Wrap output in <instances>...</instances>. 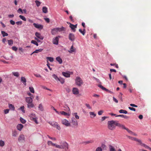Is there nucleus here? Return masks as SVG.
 Returning <instances> with one entry per match:
<instances>
[{"label":"nucleus","mask_w":151,"mask_h":151,"mask_svg":"<svg viewBox=\"0 0 151 151\" xmlns=\"http://www.w3.org/2000/svg\"><path fill=\"white\" fill-rule=\"evenodd\" d=\"M32 98H31V97H27L26 98L25 100L26 102H27L28 104L29 103H32L33 99Z\"/></svg>","instance_id":"13"},{"label":"nucleus","mask_w":151,"mask_h":151,"mask_svg":"<svg viewBox=\"0 0 151 151\" xmlns=\"http://www.w3.org/2000/svg\"><path fill=\"white\" fill-rule=\"evenodd\" d=\"M56 148L60 149H64L65 151H67L68 149V145L66 142L63 143L61 145H57Z\"/></svg>","instance_id":"3"},{"label":"nucleus","mask_w":151,"mask_h":151,"mask_svg":"<svg viewBox=\"0 0 151 151\" xmlns=\"http://www.w3.org/2000/svg\"><path fill=\"white\" fill-rule=\"evenodd\" d=\"M58 32L56 28L52 29L51 30V33L52 35H54Z\"/></svg>","instance_id":"20"},{"label":"nucleus","mask_w":151,"mask_h":151,"mask_svg":"<svg viewBox=\"0 0 151 151\" xmlns=\"http://www.w3.org/2000/svg\"><path fill=\"white\" fill-rule=\"evenodd\" d=\"M85 30V29H83V31H82V30L81 29H79V32H80L83 35H85V32H84Z\"/></svg>","instance_id":"49"},{"label":"nucleus","mask_w":151,"mask_h":151,"mask_svg":"<svg viewBox=\"0 0 151 151\" xmlns=\"http://www.w3.org/2000/svg\"><path fill=\"white\" fill-rule=\"evenodd\" d=\"M9 109H7L4 110V112L5 114H7L9 113Z\"/></svg>","instance_id":"64"},{"label":"nucleus","mask_w":151,"mask_h":151,"mask_svg":"<svg viewBox=\"0 0 151 151\" xmlns=\"http://www.w3.org/2000/svg\"><path fill=\"white\" fill-rule=\"evenodd\" d=\"M90 115H91V118H93L96 116V115L94 114V112H89Z\"/></svg>","instance_id":"33"},{"label":"nucleus","mask_w":151,"mask_h":151,"mask_svg":"<svg viewBox=\"0 0 151 151\" xmlns=\"http://www.w3.org/2000/svg\"><path fill=\"white\" fill-rule=\"evenodd\" d=\"M68 39L71 41H74L75 39V37L74 35L72 33L69 34L68 36Z\"/></svg>","instance_id":"7"},{"label":"nucleus","mask_w":151,"mask_h":151,"mask_svg":"<svg viewBox=\"0 0 151 151\" xmlns=\"http://www.w3.org/2000/svg\"><path fill=\"white\" fill-rule=\"evenodd\" d=\"M60 36H58V37H56L53 38L52 40V42L54 44L58 45V41L59 40L58 37H60Z\"/></svg>","instance_id":"9"},{"label":"nucleus","mask_w":151,"mask_h":151,"mask_svg":"<svg viewBox=\"0 0 151 151\" xmlns=\"http://www.w3.org/2000/svg\"><path fill=\"white\" fill-rule=\"evenodd\" d=\"M72 92L73 94L78 95L79 93V90L77 88L74 87L72 89Z\"/></svg>","instance_id":"11"},{"label":"nucleus","mask_w":151,"mask_h":151,"mask_svg":"<svg viewBox=\"0 0 151 151\" xmlns=\"http://www.w3.org/2000/svg\"><path fill=\"white\" fill-rule=\"evenodd\" d=\"M116 116L121 117H122L126 119H128L129 118V117L128 116L123 114L118 115L117 116Z\"/></svg>","instance_id":"31"},{"label":"nucleus","mask_w":151,"mask_h":151,"mask_svg":"<svg viewBox=\"0 0 151 151\" xmlns=\"http://www.w3.org/2000/svg\"><path fill=\"white\" fill-rule=\"evenodd\" d=\"M71 123L72 124V127H77L78 125L77 121L74 118H72Z\"/></svg>","instance_id":"5"},{"label":"nucleus","mask_w":151,"mask_h":151,"mask_svg":"<svg viewBox=\"0 0 151 151\" xmlns=\"http://www.w3.org/2000/svg\"><path fill=\"white\" fill-rule=\"evenodd\" d=\"M33 25L35 28L40 29H42L43 27L42 25L40 24H37L35 23H33Z\"/></svg>","instance_id":"14"},{"label":"nucleus","mask_w":151,"mask_h":151,"mask_svg":"<svg viewBox=\"0 0 151 151\" xmlns=\"http://www.w3.org/2000/svg\"><path fill=\"white\" fill-rule=\"evenodd\" d=\"M145 148L149 149V150L151 151V148L149 147L148 146L146 145L145 147Z\"/></svg>","instance_id":"63"},{"label":"nucleus","mask_w":151,"mask_h":151,"mask_svg":"<svg viewBox=\"0 0 151 151\" xmlns=\"http://www.w3.org/2000/svg\"><path fill=\"white\" fill-rule=\"evenodd\" d=\"M23 127V125L21 124H18L17 127V129L20 131L21 130Z\"/></svg>","instance_id":"18"},{"label":"nucleus","mask_w":151,"mask_h":151,"mask_svg":"<svg viewBox=\"0 0 151 151\" xmlns=\"http://www.w3.org/2000/svg\"><path fill=\"white\" fill-rule=\"evenodd\" d=\"M20 109L22 111V112L24 113L25 112V111L24 110V106H22L20 107Z\"/></svg>","instance_id":"52"},{"label":"nucleus","mask_w":151,"mask_h":151,"mask_svg":"<svg viewBox=\"0 0 151 151\" xmlns=\"http://www.w3.org/2000/svg\"><path fill=\"white\" fill-rule=\"evenodd\" d=\"M127 137L129 139H130L132 140H134L136 141L137 140V138L134 137H133L130 136H127Z\"/></svg>","instance_id":"34"},{"label":"nucleus","mask_w":151,"mask_h":151,"mask_svg":"<svg viewBox=\"0 0 151 151\" xmlns=\"http://www.w3.org/2000/svg\"><path fill=\"white\" fill-rule=\"evenodd\" d=\"M62 123L63 124L65 125L66 127L70 126V123L66 119H63L62 120Z\"/></svg>","instance_id":"10"},{"label":"nucleus","mask_w":151,"mask_h":151,"mask_svg":"<svg viewBox=\"0 0 151 151\" xmlns=\"http://www.w3.org/2000/svg\"><path fill=\"white\" fill-rule=\"evenodd\" d=\"M93 140H90V141H86L85 143L86 144H88L89 143H93Z\"/></svg>","instance_id":"55"},{"label":"nucleus","mask_w":151,"mask_h":151,"mask_svg":"<svg viewBox=\"0 0 151 151\" xmlns=\"http://www.w3.org/2000/svg\"><path fill=\"white\" fill-rule=\"evenodd\" d=\"M27 107L29 108H33L35 107V105L32 103H31L28 104Z\"/></svg>","instance_id":"25"},{"label":"nucleus","mask_w":151,"mask_h":151,"mask_svg":"<svg viewBox=\"0 0 151 151\" xmlns=\"http://www.w3.org/2000/svg\"><path fill=\"white\" fill-rule=\"evenodd\" d=\"M20 122L23 124H25L26 122V120L21 117L20 118Z\"/></svg>","instance_id":"43"},{"label":"nucleus","mask_w":151,"mask_h":151,"mask_svg":"<svg viewBox=\"0 0 151 151\" xmlns=\"http://www.w3.org/2000/svg\"><path fill=\"white\" fill-rule=\"evenodd\" d=\"M106 146L104 144H102L101 147H97L95 151H103V149H106Z\"/></svg>","instance_id":"6"},{"label":"nucleus","mask_w":151,"mask_h":151,"mask_svg":"<svg viewBox=\"0 0 151 151\" xmlns=\"http://www.w3.org/2000/svg\"><path fill=\"white\" fill-rule=\"evenodd\" d=\"M128 108H129V109L133 111H136V109L134 108L133 107H129Z\"/></svg>","instance_id":"59"},{"label":"nucleus","mask_w":151,"mask_h":151,"mask_svg":"<svg viewBox=\"0 0 151 151\" xmlns=\"http://www.w3.org/2000/svg\"><path fill=\"white\" fill-rule=\"evenodd\" d=\"M35 2L37 6L38 7L40 5L41 3L39 1L36 0L35 1Z\"/></svg>","instance_id":"48"},{"label":"nucleus","mask_w":151,"mask_h":151,"mask_svg":"<svg viewBox=\"0 0 151 151\" xmlns=\"http://www.w3.org/2000/svg\"><path fill=\"white\" fill-rule=\"evenodd\" d=\"M98 86L103 90H104L105 89H106V88H104L101 85H99Z\"/></svg>","instance_id":"58"},{"label":"nucleus","mask_w":151,"mask_h":151,"mask_svg":"<svg viewBox=\"0 0 151 151\" xmlns=\"http://www.w3.org/2000/svg\"><path fill=\"white\" fill-rule=\"evenodd\" d=\"M31 43H32L33 44L35 45H36L37 46H38V44L37 43V42L35 41L34 40H32L31 41Z\"/></svg>","instance_id":"42"},{"label":"nucleus","mask_w":151,"mask_h":151,"mask_svg":"<svg viewBox=\"0 0 151 151\" xmlns=\"http://www.w3.org/2000/svg\"><path fill=\"white\" fill-rule=\"evenodd\" d=\"M57 30V32H60L61 31H65V28L62 27L61 28H56Z\"/></svg>","instance_id":"24"},{"label":"nucleus","mask_w":151,"mask_h":151,"mask_svg":"<svg viewBox=\"0 0 151 151\" xmlns=\"http://www.w3.org/2000/svg\"><path fill=\"white\" fill-rule=\"evenodd\" d=\"M116 121L111 120L107 122V127L111 130H114L116 126Z\"/></svg>","instance_id":"1"},{"label":"nucleus","mask_w":151,"mask_h":151,"mask_svg":"<svg viewBox=\"0 0 151 151\" xmlns=\"http://www.w3.org/2000/svg\"><path fill=\"white\" fill-rule=\"evenodd\" d=\"M58 80L60 81V82L62 84L65 81L64 80L61 78H59Z\"/></svg>","instance_id":"44"},{"label":"nucleus","mask_w":151,"mask_h":151,"mask_svg":"<svg viewBox=\"0 0 151 151\" xmlns=\"http://www.w3.org/2000/svg\"><path fill=\"white\" fill-rule=\"evenodd\" d=\"M38 108L41 111H42L44 110L42 104H40L39 105Z\"/></svg>","instance_id":"28"},{"label":"nucleus","mask_w":151,"mask_h":151,"mask_svg":"<svg viewBox=\"0 0 151 151\" xmlns=\"http://www.w3.org/2000/svg\"><path fill=\"white\" fill-rule=\"evenodd\" d=\"M4 145V141L0 140V146L1 147H3Z\"/></svg>","instance_id":"46"},{"label":"nucleus","mask_w":151,"mask_h":151,"mask_svg":"<svg viewBox=\"0 0 151 151\" xmlns=\"http://www.w3.org/2000/svg\"><path fill=\"white\" fill-rule=\"evenodd\" d=\"M73 116H74L75 118L76 119H79V116L78 115L77 113H74L72 114Z\"/></svg>","instance_id":"35"},{"label":"nucleus","mask_w":151,"mask_h":151,"mask_svg":"<svg viewBox=\"0 0 151 151\" xmlns=\"http://www.w3.org/2000/svg\"><path fill=\"white\" fill-rule=\"evenodd\" d=\"M43 49H40L38 50H36L35 51H34L31 54V55L34 53H38L39 52H41L42 51Z\"/></svg>","instance_id":"27"},{"label":"nucleus","mask_w":151,"mask_h":151,"mask_svg":"<svg viewBox=\"0 0 151 151\" xmlns=\"http://www.w3.org/2000/svg\"><path fill=\"white\" fill-rule=\"evenodd\" d=\"M1 33L3 37H4L5 36H7L8 35V34L6 33L5 31H1Z\"/></svg>","instance_id":"32"},{"label":"nucleus","mask_w":151,"mask_h":151,"mask_svg":"<svg viewBox=\"0 0 151 151\" xmlns=\"http://www.w3.org/2000/svg\"><path fill=\"white\" fill-rule=\"evenodd\" d=\"M18 134V133L16 130H14L12 131V135L13 137H16L17 136Z\"/></svg>","instance_id":"16"},{"label":"nucleus","mask_w":151,"mask_h":151,"mask_svg":"<svg viewBox=\"0 0 151 151\" xmlns=\"http://www.w3.org/2000/svg\"><path fill=\"white\" fill-rule=\"evenodd\" d=\"M42 10L43 12L44 13H46L47 12V8L46 7H43Z\"/></svg>","instance_id":"30"},{"label":"nucleus","mask_w":151,"mask_h":151,"mask_svg":"<svg viewBox=\"0 0 151 151\" xmlns=\"http://www.w3.org/2000/svg\"><path fill=\"white\" fill-rule=\"evenodd\" d=\"M47 144L48 145H52V146H54L56 147V146L57 145L56 144L53 143L52 141H49L47 142Z\"/></svg>","instance_id":"23"},{"label":"nucleus","mask_w":151,"mask_h":151,"mask_svg":"<svg viewBox=\"0 0 151 151\" xmlns=\"http://www.w3.org/2000/svg\"><path fill=\"white\" fill-rule=\"evenodd\" d=\"M9 107L10 109L14 111L15 109L14 106L11 104H9Z\"/></svg>","instance_id":"26"},{"label":"nucleus","mask_w":151,"mask_h":151,"mask_svg":"<svg viewBox=\"0 0 151 151\" xmlns=\"http://www.w3.org/2000/svg\"><path fill=\"white\" fill-rule=\"evenodd\" d=\"M12 49L13 50L16 51L17 50V48L15 47V46H13L12 47Z\"/></svg>","instance_id":"57"},{"label":"nucleus","mask_w":151,"mask_h":151,"mask_svg":"<svg viewBox=\"0 0 151 151\" xmlns=\"http://www.w3.org/2000/svg\"><path fill=\"white\" fill-rule=\"evenodd\" d=\"M103 112L104 111L103 110H100L98 112V114L99 115H101Z\"/></svg>","instance_id":"60"},{"label":"nucleus","mask_w":151,"mask_h":151,"mask_svg":"<svg viewBox=\"0 0 151 151\" xmlns=\"http://www.w3.org/2000/svg\"><path fill=\"white\" fill-rule=\"evenodd\" d=\"M25 137L23 134H20L18 138V140L19 142H22L25 141Z\"/></svg>","instance_id":"8"},{"label":"nucleus","mask_w":151,"mask_h":151,"mask_svg":"<svg viewBox=\"0 0 151 151\" xmlns=\"http://www.w3.org/2000/svg\"><path fill=\"white\" fill-rule=\"evenodd\" d=\"M85 105L89 109H91V107L90 106V105L87 104H85Z\"/></svg>","instance_id":"62"},{"label":"nucleus","mask_w":151,"mask_h":151,"mask_svg":"<svg viewBox=\"0 0 151 151\" xmlns=\"http://www.w3.org/2000/svg\"><path fill=\"white\" fill-rule=\"evenodd\" d=\"M62 74L64 76L68 78L70 76V74L68 73L63 72H62Z\"/></svg>","instance_id":"22"},{"label":"nucleus","mask_w":151,"mask_h":151,"mask_svg":"<svg viewBox=\"0 0 151 151\" xmlns=\"http://www.w3.org/2000/svg\"><path fill=\"white\" fill-rule=\"evenodd\" d=\"M29 89L30 92L32 93H34L35 92V91L34 90V88L32 87H29Z\"/></svg>","instance_id":"38"},{"label":"nucleus","mask_w":151,"mask_h":151,"mask_svg":"<svg viewBox=\"0 0 151 151\" xmlns=\"http://www.w3.org/2000/svg\"><path fill=\"white\" fill-rule=\"evenodd\" d=\"M69 24H70V27L73 30V32H75L76 31L75 29L77 28V24L74 25L70 23H69Z\"/></svg>","instance_id":"12"},{"label":"nucleus","mask_w":151,"mask_h":151,"mask_svg":"<svg viewBox=\"0 0 151 151\" xmlns=\"http://www.w3.org/2000/svg\"><path fill=\"white\" fill-rule=\"evenodd\" d=\"M122 124L119 123L117 121H116V126H117L119 127L120 128L121 127V126H122Z\"/></svg>","instance_id":"51"},{"label":"nucleus","mask_w":151,"mask_h":151,"mask_svg":"<svg viewBox=\"0 0 151 151\" xmlns=\"http://www.w3.org/2000/svg\"><path fill=\"white\" fill-rule=\"evenodd\" d=\"M12 74L14 76L17 77H18L19 76V74L18 72H13Z\"/></svg>","instance_id":"37"},{"label":"nucleus","mask_w":151,"mask_h":151,"mask_svg":"<svg viewBox=\"0 0 151 151\" xmlns=\"http://www.w3.org/2000/svg\"><path fill=\"white\" fill-rule=\"evenodd\" d=\"M22 21H18L16 22V24L17 25H21L22 24Z\"/></svg>","instance_id":"54"},{"label":"nucleus","mask_w":151,"mask_h":151,"mask_svg":"<svg viewBox=\"0 0 151 151\" xmlns=\"http://www.w3.org/2000/svg\"><path fill=\"white\" fill-rule=\"evenodd\" d=\"M10 24L12 25H14L15 24V22L13 20H10Z\"/></svg>","instance_id":"61"},{"label":"nucleus","mask_w":151,"mask_h":151,"mask_svg":"<svg viewBox=\"0 0 151 151\" xmlns=\"http://www.w3.org/2000/svg\"><path fill=\"white\" fill-rule=\"evenodd\" d=\"M35 35L36 37L41 40H42L44 38V37L42 36L38 32H36L35 33Z\"/></svg>","instance_id":"15"},{"label":"nucleus","mask_w":151,"mask_h":151,"mask_svg":"<svg viewBox=\"0 0 151 151\" xmlns=\"http://www.w3.org/2000/svg\"><path fill=\"white\" fill-rule=\"evenodd\" d=\"M75 83L78 86H81L83 83L82 79L80 77L77 76L75 79Z\"/></svg>","instance_id":"2"},{"label":"nucleus","mask_w":151,"mask_h":151,"mask_svg":"<svg viewBox=\"0 0 151 151\" xmlns=\"http://www.w3.org/2000/svg\"><path fill=\"white\" fill-rule=\"evenodd\" d=\"M75 49L73 47V45L71 46L70 48V50L69 51V52L70 53H72L73 52H74L75 51Z\"/></svg>","instance_id":"29"},{"label":"nucleus","mask_w":151,"mask_h":151,"mask_svg":"<svg viewBox=\"0 0 151 151\" xmlns=\"http://www.w3.org/2000/svg\"><path fill=\"white\" fill-rule=\"evenodd\" d=\"M129 133L132 134L133 133V132L129 130L128 128H126L125 129Z\"/></svg>","instance_id":"53"},{"label":"nucleus","mask_w":151,"mask_h":151,"mask_svg":"<svg viewBox=\"0 0 151 151\" xmlns=\"http://www.w3.org/2000/svg\"><path fill=\"white\" fill-rule=\"evenodd\" d=\"M55 127H56L58 129L60 130V127L59 126L58 124L56 123L55 124Z\"/></svg>","instance_id":"47"},{"label":"nucleus","mask_w":151,"mask_h":151,"mask_svg":"<svg viewBox=\"0 0 151 151\" xmlns=\"http://www.w3.org/2000/svg\"><path fill=\"white\" fill-rule=\"evenodd\" d=\"M59 113H60L61 114L64 115H65V116H66V115H69L67 113L64 111H60V112H59Z\"/></svg>","instance_id":"39"},{"label":"nucleus","mask_w":151,"mask_h":151,"mask_svg":"<svg viewBox=\"0 0 151 151\" xmlns=\"http://www.w3.org/2000/svg\"><path fill=\"white\" fill-rule=\"evenodd\" d=\"M46 59L47 60H49L50 62H52L53 61L54 59L53 58L51 57H47Z\"/></svg>","instance_id":"36"},{"label":"nucleus","mask_w":151,"mask_h":151,"mask_svg":"<svg viewBox=\"0 0 151 151\" xmlns=\"http://www.w3.org/2000/svg\"><path fill=\"white\" fill-rule=\"evenodd\" d=\"M19 18L21 19H22L23 21H26V18L24 16H23L22 15H20L19 16Z\"/></svg>","instance_id":"41"},{"label":"nucleus","mask_w":151,"mask_h":151,"mask_svg":"<svg viewBox=\"0 0 151 151\" xmlns=\"http://www.w3.org/2000/svg\"><path fill=\"white\" fill-rule=\"evenodd\" d=\"M21 81L22 82L23 84L25 85L26 86V80L25 78L24 77H21Z\"/></svg>","instance_id":"17"},{"label":"nucleus","mask_w":151,"mask_h":151,"mask_svg":"<svg viewBox=\"0 0 151 151\" xmlns=\"http://www.w3.org/2000/svg\"><path fill=\"white\" fill-rule=\"evenodd\" d=\"M8 44L10 45H12L13 44V40H8Z\"/></svg>","instance_id":"40"},{"label":"nucleus","mask_w":151,"mask_h":151,"mask_svg":"<svg viewBox=\"0 0 151 151\" xmlns=\"http://www.w3.org/2000/svg\"><path fill=\"white\" fill-rule=\"evenodd\" d=\"M136 141L137 142L139 143V144L141 146H143L144 147H145V145H146L142 143V141L141 140L139 139H137V140Z\"/></svg>","instance_id":"19"},{"label":"nucleus","mask_w":151,"mask_h":151,"mask_svg":"<svg viewBox=\"0 0 151 151\" xmlns=\"http://www.w3.org/2000/svg\"><path fill=\"white\" fill-rule=\"evenodd\" d=\"M56 60L58 62L59 64H61L63 63V61L62 59L60 57H58L56 58Z\"/></svg>","instance_id":"21"},{"label":"nucleus","mask_w":151,"mask_h":151,"mask_svg":"<svg viewBox=\"0 0 151 151\" xmlns=\"http://www.w3.org/2000/svg\"><path fill=\"white\" fill-rule=\"evenodd\" d=\"M29 116L30 117V119L34 122L37 124H38V122L37 121L38 118L36 116L35 114L33 113H31L29 115Z\"/></svg>","instance_id":"4"},{"label":"nucleus","mask_w":151,"mask_h":151,"mask_svg":"<svg viewBox=\"0 0 151 151\" xmlns=\"http://www.w3.org/2000/svg\"><path fill=\"white\" fill-rule=\"evenodd\" d=\"M51 108L53 110H55L56 113H57L58 114H59V112L57 111L56 109H55L54 107L53 106H51Z\"/></svg>","instance_id":"56"},{"label":"nucleus","mask_w":151,"mask_h":151,"mask_svg":"<svg viewBox=\"0 0 151 151\" xmlns=\"http://www.w3.org/2000/svg\"><path fill=\"white\" fill-rule=\"evenodd\" d=\"M52 77L54 78L56 80L58 81L59 79V78L55 74H53L52 75Z\"/></svg>","instance_id":"50"},{"label":"nucleus","mask_w":151,"mask_h":151,"mask_svg":"<svg viewBox=\"0 0 151 151\" xmlns=\"http://www.w3.org/2000/svg\"><path fill=\"white\" fill-rule=\"evenodd\" d=\"M110 151H116L114 147L112 146H110L109 147Z\"/></svg>","instance_id":"45"}]
</instances>
